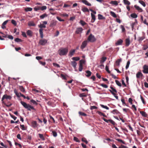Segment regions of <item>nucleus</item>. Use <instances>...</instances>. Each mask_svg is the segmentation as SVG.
Instances as JSON below:
<instances>
[{
	"instance_id": "33",
	"label": "nucleus",
	"mask_w": 148,
	"mask_h": 148,
	"mask_svg": "<svg viewBox=\"0 0 148 148\" xmlns=\"http://www.w3.org/2000/svg\"><path fill=\"white\" fill-rule=\"evenodd\" d=\"M72 65L75 68H76L77 65V63L75 61H72L71 62Z\"/></svg>"
},
{
	"instance_id": "11",
	"label": "nucleus",
	"mask_w": 148,
	"mask_h": 148,
	"mask_svg": "<svg viewBox=\"0 0 148 148\" xmlns=\"http://www.w3.org/2000/svg\"><path fill=\"white\" fill-rule=\"evenodd\" d=\"M122 60L121 59H118L115 62V64H114V67H115L116 66H119L120 65V63Z\"/></svg>"
},
{
	"instance_id": "41",
	"label": "nucleus",
	"mask_w": 148,
	"mask_h": 148,
	"mask_svg": "<svg viewBox=\"0 0 148 148\" xmlns=\"http://www.w3.org/2000/svg\"><path fill=\"white\" fill-rule=\"evenodd\" d=\"M47 16V15L46 14H44L40 16V18L41 19H43L45 17Z\"/></svg>"
},
{
	"instance_id": "3",
	"label": "nucleus",
	"mask_w": 148,
	"mask_h": 148,
	"mask_svg": "<svg viewBox=\"0 0 148 148\" xmlns=\"http://www.w3.org/2000/svg\"><path fill=\"white\" fill-rule=\"evenodd\" d=\"M68 51V49L66 48H61L58 51L59 55L60 56L66 55Z\"/></svg>"
},
{
	"instance_id": "62",
	"label": "nucleus",
	"mask_w": 148,
	"mask_h": 148,
	"mask_svg": "<svg viewBox=\"0 0 148 148\" xmlns=\"http://www.w3.org/2000/svg\"><path fill=\"white\" fill-rule=\"evenodd\" d=\"M82 141L86 143V144H87L88 142L86 140V139L85 138H82Z\"/></svg>"
},
{
	"instance_id": "39",
	"label": "nucleus",
	"mask_w": 148,
	"mask_h": 148,
	"mask_svg": "<svg viewBox=\"0 0 148 148\" xmlns=\"http://www.w3.org/2000/svg\"><path fill=\"white\" fill-rule=\"evenodd\" d=\"M4 37L6 38V37H8L9 39H11V40H13V36L12 35H8V36H7V35H6L5 36H3Z\"/></svg>"
},
{
	"instance_id": "14",
	"label": "nucleus",
	"mask_w": 148,
	"mask_h": 148,
	"mask_svg": "<svg viewBox=\"0 0 148 148\" xmlns=\"http://www.w3.org/2000/svg\"><path fill=\"white\" fill-rule=\"evenodd\" d=\"M140 113L141 114L142 116L144 117H147V114L146 113L143 111H140Z\"/></svg>"
},
{
	"instance_id": "25",
	"label": "nucleus",
	"mask_w": 148,
	"mask_h": 148,
	"mask_svg": "<svg viewBox=\"0 0 148 148\" xmlns=\"http://www.w3.org/2000/svg\"><path fill=\"white\" fill-rule=\"evenodd\" d=\"M107 58L106 57H102L100 60V63L101 64L103 63V62H105L106 60V59Z\"/></svg>"
},
{
	"instance_id": "38",
	"label": "nucleus",
	"mask_w": 148,
	"mask_h": 148,
	"mask_svg": "<svg viewBox=\"0 0 148 148\" xmlns=\"http://www.w3.org/2000/svg\"><path fill=\"white\" fill-rule=\"evenodd\" d=\"M79 115L81 116H87V114H86L81 112H79Z\"/></svg>"
},
{
	"instance_id": "60",
	"label": "nucleus",
	"mask_w": 148,
	"mask_h": 148,
	"mask_svg": "<svg viewBox=\"0 0 148 148\" xmlns=\"http://www.w3.org/2000/svg\"><path fill=\"white\" fill-rule=\"evenodd\" d=\"M83 69V65H79V70L80 71H81Z\"/></svg>"
},
{
	"instance_id": "20",
	"label": "nucleus",
	"mask_w": 148,
	"mask_h": 148,
	"mask_svg": "<svg viewBox=\"0 0 148 148\" xmlns=\"http://www.w3.org/2000/svg\"><path fill=\"white\" fill-rule=\"evenodd\" d=\"M82 2L86 5L88 6H90L91 5V4L86 0H82Z\"/></svg>"
},
{
	"instance_id": "57",
	"label": "nucleus",
	"mask_w": 148,
	"mask_h": 148,
	"mask_svg": "<svg viewBox=\"0 0 148 148\" xmlns=\"http://www.w3.org/2000/svg\"><path fill=\"white\" fill-rule=\"evenodd\" d=\"M53 65L55 67H57L58 68L60 67V66L57 63H53Z\"/></svg>"
},
{
	"instance_id": "8",
	"label": "nucleus",
	"mask_w": 148,
	"mask_h": 148,
	"mask_svg": "<svg viewBox=\"0 0 148 148\" xmlns=\"http://www.w3.org/2000/svg\"><path fill=\"white\" fill-rule=\"evenodd\" d=\"M83 29L82 27H79L77 28L75 31V33L76 34H80L82 33Z\"/></svg>"
},
{
	"instance_id": "10",
	"label": "nucleus",
	"mask_w": 148,
	"mask_h": 148,
	"mask_svg": "<svg viewBox=\"0 0 148 148\" xmlns=\"http://www.w3.org/2000/svg\"><path fill=\"white\" fill-rule=\"evenodd\" d=\"M143 69V72L145 73H148V66L146 65H144Z\"/></svg>"
},
{
	"instance_id": "59",
	"label": "nucleus",
	"mask_w": 148,
	"mask_h": 148,
	"mask_svg": "<svg viewBox=\"0 0 148 148\" xmlns=\"http://www.w3.org/2000/svg\"><path fill=\"white\" fill-rule=\"evenodd\" d=\"M14 91L16 95L17 96V97H20L19 95L20 93L17 92L16 90H14Z\"/></svg>"
},
{
	"instance_id": "15",
	"label": "nucleus",
	"mask_w": 148,
	"mask_h": 148,
	"mask_svg": "<svg viewBox=\"0 0 148 148\" xmlns=\"http://www.w3.org/2000/svg\"><path fill=\"white\" fill-rule=\"evenodd\" d=\"M134 7L138 10V11L142 12L143 11L142 9L140 8L139 6H137L136 5H135L134 6Z\"/></svg>"
},
{
	"instance_id": "40",
	"label": "nucleus",
	"mask_w": 148,
	"mask_h": 148,
	"mask_svg": "<svg viewBox=\"0 0 148 148\" xmlns=\"http://www.w3.org/2000/svg\"><path fill=\"white\" fill-rule=\"evenodd\" d=\"M97 113L98 114L101 116H102L104 117H106V116L103 113L101 112L100 111H97Z\"/></svg>"
},
{
	"instance_id": "16",
	"label": "nucleus",
	"mask_w": 148,
	"mask_h": 148,
	"mask_svg": "<svg viewBox=\"0 0 148 148\" xmlns=\"http://www.w3.org/2000/svg\"><path fill=\"white\" fill-rule=\"evenodd\" d=\"M75 51V49H73V50H71L69 52V56H72L73 55Z\"/></svg>"
},
{
	"instance_id": "18",
	"label": "nucleus",
	"mask_w": 148,
	"mask_h": 148,
	"mask_svg": "<svg viewBox=\"0 0 148 148\" xmlns=\"http://www.w3.org/2000/svg\"><path fill=\"white\" fill-rule=\"evenodd\" d=\"M123 42V40L121 39H120L116 43V45H121L122 44Z\"/></svg>"
},
{
	"instance_id": "44",
	"label": "nucleus",
	"mask_w": 148,
	"mask_h": 148,
	"mask_svg": "<svg viewBox=\"0 0 148 148\" xmlns=\"http://www.w3.org/2000/svg\"><path fill=\"white\" fill-rule=\"evenodd\" d=\"M139 2L144 7H145L146 6L145 2L139 0Z\"/></svg>"
},
{
	"instance_id": "55",
	"label": "nucleus",
	"mask_w": 148,
	"mask_h": 148,
	"mask_svg": "<svg viewBox=\"0 0 148 148\" xmlns=\"http://www.w3.org/2000/svg\"><path fill=\"white\" fill-rule=\"evenodd\" d=\"M73 140L74 141H76V142H80L79 140L76 137H74V138H73Z\"/></svg>"
},
{
	"instance_id": "26",
	"label": "nucleus",
	"mask_w": 148,
	"mask_h": 148,
	"mask_svg": "<svg viewBox=\"0 0 148 148\" xmlns=\"http://www.w3.org/2000/svg\"><path fill=\"white\" fill-rule=\"evenodd\" d=\"M98 18L99 20H103L105 19V18L102 15L99 14L98 15Z\"/></svg>"
},
{
	"instance_id": "4",
	"label": "nucleus",
	"mask_w": 148,
	"mask_h": 148,
	"mask_svg": "<svg viewBox=\"0 0 148 148\" xmlns=\"http://www.w3.org/2000/svg\"><path fill=\"white\" fill-rule=\"evenodd\" d=\"M88 40L91 42H93L96 41V39L94 36L91 34L88 38Z\"/></svg>"
},
{
	"instance_id": "32",
	"label": "nucleus",
	"mask_w": 148,
	"mask_h": 148,
	"mask_svg": "<svg viewBox=\"0 0 148 148\" xmlns=\"http://www.w3.org/2000/svg\"><path fill=\"white\" fill-rule=\"evenodd\" d=\"M38 135L39 136V137L41 140H45V138L44 137V136L43 134H39Z\"/></svg>"
},
{
	"instance_id": "58",
	"label": "nucleus",
	"mask_w": 148,
	"mask_h": 148,
	"mask_svg": "<svg viewBox=\"0 0 148 148\" xmlns=\"http://www.w3.org/2000/svg\"><path fill=\"white\" fill-rule=\"evenodd\" d=\"M105 69L106 71L108 73H110V71L109 70V68L108 66H106Z\"/></svg>"
},
{
	"instance_id": "5",
	"label": "nucleus",
	"mask_w": 148,
	"mask_h": 148,
	"mask_svg": "<svg viewBox=\"0 0 148 148\" xmlns=\"http://www.w3.org/2000/svg\"><path fill=\"white\" fill-rule=\"evenodd\" d=\"M38 124L36 121H33L31 122V126L34 128L37 127Z\"/></svg>"
},
{
	"instance_id": "24",
	"label": "nucleus",
	"mask_w": 148,
	"mask_h": 148,
	"mask_svg": "<svg viewBox=\"0 0 148 148\" xmlns=\"http://www.w3.org/2000/svg\"><path fill=\"white\" fill-rule=\"evenodd\" d=\"M61 77L62 78V79L64 80H67V79L66 76H68L66 75H64L62 74H61Z\"/></svg>"
},
{
	"instance_id": "13",
	"label": "nucleus",
	"mask_w": 148,
	"mask_h": 148,
	"mask_svg": "<svg viewBox=\"0 0 148 148\" xmlns=\"http://www.w3.org/2000/svg\"><path fill=\"white\" fill-rule=\"evenodd\" d=\"M130 43V40L129 38H127L125 39V46L128 47Z\"/></svg>"
},
{
	"instance_id": "43",
	"label": "nucleus",
	"mask_w": 148,
	"mask_h": 148,
	"mask_svg": "<svg viewBox=\"0 0 148 148\" xmlns=\"http://www.w3.org/2000/svg\"><path fill=\"white\" fill-rule=\"evenodd\" d=\"M79 23L82 26H84L86 24V23L85 22L82 20L80 21Z\"/></svg>"
},
{
	"instance_id": "1",
	"label": "nucleus",
	"mask_w": 148,
	"mask_h": 148,
	"mask_svg": "<svg viewBox=\"0 0 148 148\" xmlns=\"http://www.w3.org/2000/svg\"><path fill=\"white\" fill-rule=\"evenodd\" d=\"M43 24H41L40 25H38L39 27L40 28L39 29V33L40 35V37L41 38H42L43 37V29L42 28H45L46 26L45 25H46L47 24V22L46 21H44L43 22Z\"/></svg>"
},
{
	"instance_id": "53",
	"label": "nucleus",
	"mask_w": 148,
	"mask_h": 148,
	"mask_svg": "<svg viewBox=\"0 0 148 148\" xmlns=\"http://www.w3.org/2000/svg\"><path fill=\"white\" fill-rule=\"evenodd\" d=\"M116 140L122 143L123 144H125V143L121 139H116Z\"/></svg>"
},
{
	"instance_id": "63",
	"label": "nucleus",
	"mask_w": 148,
	"mask_h": 148,
	"mask_svg": "<svg viewBox=\"0 0 148 148\" xmlns=\"http://www.w3.org/2000/svg\"><path fill=\"white\" fill-rule=\"evenodd\" d=\"M148 48V45H144L143 47V49L144 50H145Z\"/></svg>"
},
{
	"instance_id": "30",
	"label": "nucleus",
	"mask_w": 148,
	"mask_h": 148,
	"mask_svg": "<svg viewBox=\"0 0 148 148\" xmlns=\"http://www.w3.org/2000/svg\"><path fill=\"white\" fill-rule=\"evenodd\" d=\"M26 33L29 36H31L32 35V32L30 30H28Z\"/></svg>"
},
{
	"instance_id": "52",
	"label": "nucleus",
	"mask_w": 148,
	"mask_h": 148,
	"mask_svg": "<svg viewBox=\"0 0 148 148\" xmlns=\"http://www.w3.org/2000/svg\"><path fill=\"white\" fill-rule=\"evenodd\" d=\"M52 132L53 134V135L54 137H56L57 136V134L56 132L54 131H52Z\"/></svg>"
},
{
	"instance_id": "49",
	"label": "nucleus",
	"mask_w": 148,
	"mask_h": 148,
	"mask_svg": "<svg viewBox=\"0 0 148 148\" xmlns=\"http://www.w3.org/2000/svg\"><path fill=\"white\" fill-rule=\"evenodd\" d=\"M110 88L112 90V92H114L115 93H116L117 92V91L114 88H113L112 87V86H110Z\"/></svg>"
},
{
	"instance_id": "12",
	"label": "nucleus",
	"mask_w": 148,
	"mask_h": 148,
	"mask_svg": "<svg viewBox=\"0 0 148 148\" xmlns=\"http://www.w3.org/2000/svg\"><path fill=\"white\" fill-rule=\"evenodd\" d=\"M57 21H56L53 20L51 21L50 25L51 27H53L56 26V25Z\"/></svg>"
},
{
	"instance_id": "37",
	"label": "nucleus",
	"mask_w": 148,
	"mask_h": 148,
	"mask_svg": "<svg viewBox=\"0 0 148 148\" xmlns=\"http://www.w3.org/2000/svg\"><path fill=\"white\" fill-rule=\"evenodd\" d=\"M82 10L84 12H89L88 9L86 7H84L82 9Z\"/></svg>"
},
{
	"instance_id": "64",
	"label": "nucleus",
	"mask_w": 148,
	"mask_h": 148,
	"mask_svg": "<svg viewBox=\"0 0 148 148\" xmlns=\"http://www.w3.org/2000/svg\"><path fill=\"white\" fill-rule=\"evenodd\" d=\"M49 117L50 120L53 121V123H55V121L54 118L51 115H49Z\"/></svg>"
},
{
	"instance_id": "45",
	"label": "nucleus",
	"mask_w": 148,
	"mask_h": 148,
	"mask_svg": "<svg viewBox=\"0 0 148 148\" xmlns=\"http://www.w3.org/2000/svg\"><path fill=\"white\" fill-rule=\"evenodd\" d=\"M32 10L31 8H27L25 9V10L26 12L31 11Z\"/></svg>"
},
{
	"instance_id": "36",
	"label": "nucleus",
	"mask_w": 148,
	"mask_h": 148,
	"mask_svg": "<svg viewBox=\"0 0 148 148\" xmlns=\"http://www.w3.org/2000/svg\"><path fill=\"white\" fill-rule=\"evenodd\" d=\"M14 40L16 42H21L23 41V40L21 39L18 38H15L14 39Z\"/></svg>"
},
{
	"instance_id": "21",
	"label": "nucleus",
	"mask_w": 148,
	"mask_h": 148,
	"mask_svg": "<svg viewBox=\"0 0 148 148\" xmlns=\"http://www.w3.org/2000/svg\"><path fill=\"white\" fill-rule=\"evenodd\" d=\"M28 25L30 26H36L35 24L33 21H30L28 22Z\"/></svg>"
},
{
	"instance_id": "22",
	"label": "nucleus",
	"mask_w": 148,
	"mask_h": 148,
	"mask_svg": "<svg viewBox=\"0 0 148 148\" xmlns=\"http://www.w3.org/2000/svg\"><path fill=\"white\" fill-rule=\"evenodd\" d=\"M143 75V74L140 72H138L136 74V77L137 78H139L140 77H142Z\"/></svg>"
},
{
	"instance_id": "23",
	"label": "nucleus",
	"mask_w": 148,
	"mask_h": 148,
	"mask_svg": "<svg viewBox=\"0 0 148 148\" xmlns=\"http://www.w3.org/2000/svg\"><path fill=\"white\" fill-rule=\"evenodd\" d=\"M111 113L114 114H117L119 113V111L116 109L112 111Z\"/></svg>"
},
{
	"instance_id": "61",
	"label": "nucleus",
	"mask_w": 148,
	"mask_h": 148,
	"mask_svg": "<svg viewBox=\"0 0 148 148\" xmlns=\"http://www.w3.org/2000/svg\"><path fill=\"white\" fill-rule=\"evenodd\" d=\"M130 61H127V63L126 65V67H125L126 69H127L129 67V65L130 64Z\"/></svg>"
},
{
	"instance_id": "9",
	"label": "nucleus",
	"mask_w": 148,
	"mask_h": 148,
	"mask_svg": "<svg viewBox=\"0 0 148 148\" xmlns=\"http://www.w3.org/2000/svg\"><path fill=\"white\" fill-rule=\"evenodd\" d=\"M87 40H85L82 42L80 47V48L82 49H83L86 47L87 45Z\"/></svg>"
},
{
	"instance_id": "31",
	"label": "nucleus",
	"mask_w": 148,
	"mask_h": 148,
	"mask_svg": "<svg viewBox=\"0 0 148 148\" xmlns=\"http://www.w3.org/2000/svg\"><path fill=\"white\" fill-rule=\"evenodd\" d=\"M110 14L112 16L116 18L117 17L116 14L113 12L110 11Z\"/></svg>"
},
{
	"instance_id": "34",
	"label": "nucleus",
	"mask_w": 148,
	"mask_h": 148,
	"mask_svg": "<svg viewBox=\"0 0 148 148\" xmlns=\"http://www.w3.org/2000/svg\"><path fill=\"white\" fill-rule=\"evenodd\" d=\"M19 89L22 92H25V89L23 88V87L22 86H19Z\"/></svg>"
},
{
	"instance_id": "29",
	"label": "nucleus",
	"mask_w": 148,
	"mask_h": 148,
	"mask_svg": "<svg viewBox=\"0 0 148 148\" xmlns=\"http://www.w3.org/2000/svg\"><path fill=\"white\" fill-rule=\"evenodd\" d=\"M123 2L125 4L128 5L130 4V3L128 0H123Z\"/></svg>"
},
{
	"instance_id": "47",
	"label": "nucleus",
	"mask_w": 148,
	"mask_h": 148,
	"mask_svg": "<svg viewBox=\"0 0 148 148\" xmlns=\"http://www.w3.org/2000/svg\"><path fill=\"white\" fill-rule=\"evenodd\" d=\"M34 10L35 11H37L39 10H40V7L37 6L36 7L34 8Z\"/></svg>"
},
{
	"instance_id": "2",
	"label": "nucleus",
	"mask_w": 148,
	"mask_h": 148,
	"mask_svg": "<svg viewBox=\"0 0 148 148\" xmlns=\"http://www.w3.org/2000/svg\"><path fill=\"white\" fill-rule=\"evenodd\" d=\"M21 103L24 108L25 109H27L28 110L31 111V109L35 110V109L33 106L29 104H27L24 101H21Z\"/></svg>"
},
{
	"instance_id": "42",
	"label": "nucleus",
	"mask_w": 148,
	"mask_h": 148,
	"mask_svg": "<svg viewBox=\"0 0 148 148\" xmlns=\"http://www.w3.org/2000/svg\"><path fill=\"white\" fill-rule=\"evenodd\" d=\"M115 82L116 84L118 86L120 87L122 85L121 84V83L120 82H119L118 80H116L115 81Z\"/></svg>"
},
{
	"instance_id": "28",
	"label": "nucleus",
	"mask_w": 148,
	"mask_h": 148,
	"mask_svg": "<svg viewBox=\"0 0 148 148\" xmlns=\"http://www.w3.org/2000/svg\"><path fill=\"white\" fill-rule=\"evenodd\" d=\"M109 91L114 96V97H115V98L117 99H118V97L117 96H116V94L112 90H109Z\"/></svg>"
},
{
	"instance_id": "7",
	"label": "nucleus",
	"mask_w": 148,
	"mask_h": 148,
	"mask_svg": "<svg viewBox=\"0 0 148 148\" xmlns=\"http://www.w3.org/2000/svg\"><path fill=\"white\" fill-rule=\"evenodd\" d=\"M47 42V40L45 39H41L39 41V44L42 45H45Z\"/></svg>"
},
{
	"instance_id": "50",
	"label": "nucleus",
	"mask_w": 148,
	"mask_h": 148,
	"mask_svg": "<svg viewBox=\"0 0 148 148\" xmlns=\"http://www.w3.org/2000/svg\"><path fill=\"white\" fill-rule=\"evenodd\" d=\"M100 106L103 108L106 109L107 110H109V108L106 106H105L104 105L101 104Z\"/></svg>"
},
{
	"instance_id": "27",
	"label": "nucleus",
	"mask_w": 148,
	"mask_h": 148,
	"mask_svg": "<svg viewBox=\"0 0 148 148\" xmlns=\"http://www.w3.org/2000/svg\"><path fill=\"white\" fill-rule=\"evenodd\" d=\"M2 103L4 104L7 107H9L10 106L12 105V103H10V102H8V103L6 104L4 101H3Z\"/></svg>"
},
{
	"instance_id": "56",
	"label": "nucleus",
	"mask_w": 148,
	"mask_h": 148,
	"mask_svg": "<svg viewBox=\"0 0 148 148\" xmlns=\"http://www.w3.org/2000/svg\"><path fill=\"white\" fill-rule=\"evenodd\" d=\"M40 10H45L47 8V7L45 6H42V7H40Z\"/></svg>"
},
{
	"instance_id": "51",
	"label": "nucleus",
	"mask_w": 148,
	"mask_h": 148,
	"mask_svg": "<svg viewBox=\"0 0 148 148\" xmlns=\"http://www.w3.org/2000/svg\"><path fill=\"white\" fill-rule=\"evenodd\" d=\"M85 61L84 60H82L79 61V65H82L83 64L85 63Z\"/></svg>"
},
{
	"instance_id": "48",
	"label": "nucleus",
	"mask_w": 148,
	"mask_h": 148,
	"mask_svg": "<svg viewBox=\"0 0 148 148\" xmlns=\"http://www.w3.org/2000/svg\"><path fill=\"white\" fill-rule=\"evenodd\" d=\"M72 60L75 61H78L79 60V57H74L72 58Z\"/></svg>"
},
{
	"instance_id": "17",
	"label": "nucleus",
	"mask_w": 148,
	"mask_h": 148,
	"mask_svg": "<svg viewBox=\"0 0 148 148\" xmlns=\"http://www.w3.org/2000/svg\"><path fill=\"white\" fill-rule=\"evenodd\" d=\"M91 16L92 17V20L91 21V22L92 23H93L94 22L95 20V15L93 14L92 13H91Z\"/></svg>"
},
{
	"instance_id": "46",
	"label": "nucleus",
	"mask_w": 148,
	"mask_h": 148,
	"mask_svg": "<svg viewBox=\"0 0 148 148\" xmlns=\"http://www.w3.org/2000/svg\"><path fill=\"white\" fill-rule=\"evenodd\" d=\"M140 98H141V100L142 101L143 103L145 105L146 103L145 102V101L144 99L143 98V97L141 95H140Z\"/></svg>"
},
{
	"instance_id": "35",
	"label": "nucleus",
	"mask_w": 148,
	"mask_h": 148,
	"mask_svg": "<svg viewBox=\"0 0 148 148\" xmlns=\"http://www.w3.org/2000/svg\"><path fill=\"white\" fill-rule=\"evenodd\" d=\"M130 16L132 18H136L137 17V15L135 13H133L131 14L130 15Z\"/></svg>"
},
{
	"instance_id": "19",
	"label": "nucleus",
	"mask_w": 148,
	"mask_h": 148,
	"mask_svg": "<svg viewBox=\"0 0 148 148\" xmlns=\"http://www.w3.org/2000/svg\"><path fill=\"white\" fill-rule=\"evenodd\" d=\"M86 73L87 74H86L85 75L87 77H89L92 74V73L89 71H86Z\"/></svg>"
},
{
	"instance_id": "54",
	"label": "nucleus",
	"mask_w": 148,
	"mask_h": 148,
	"mask_svg": "<svg viewBox=\"0 0 148 148\" xmlns=\"http://www.w3.org/2000/svg\"><path fill=\"white\" fill-rule=\"evenodd\" d=\"M30 101L32 103H33L34 104L37 105L38 104V103L36 102V101L34 100V99H31Z\"/></svg>"
},
{
	"instance_id": "6",
	"label": "nucleus",
	"mask_w": 148,
	"mask_h": 148,
	"mask_svg": "<svg viewBox=\"0 0 148 148\" xmlns=\"http://www.w3.org/2000/svg\"><path fill=\"white\" fill-rule=\"evenodd\" d=\"M12 98V97L10 95H7L5 94L3 95L1 99V101L2 102L4 101H3L5 99H9L10 100Z\"/></svg>"
}]
</instances>
